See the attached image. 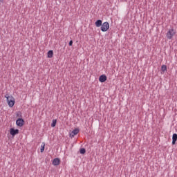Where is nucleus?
<instances>
[{"instance_id":"1","label":"nucleus","mask_w":177,"mask_h":177,"mask_svg":"<svg viewBox=\"0 0 177 177\" xmlns=\"http://www.w3.org/2000/svg\"><path fill=\"white\" fill-rule=\"evenodd\" d=\"M5 97L7 99V102L9 107H13V106H15V103H16L15 97L8 94L5 95Z\"/></svg>"},{"instance_id":"2","label":"nucleus","mask_w":177,"mask_h":177,"mask_svg":"<svg viewBox=\"0 0 177 177\" xmlns=\"http://www.w3.org/2000/svg\"><path fill=\"white\" fill-rule=\"evenodd\" d=\"M176 34V30H175L174 28H171L166 33V37L167 39H172V38L175 37Z\"/></svg>"},{"instance_id":"3","label":"nucleus","mask_w":177,"mask_h":177,"mask_svg":"<svg viewBox=\"0 0 177 177\" xmlns=\"http://www.w3.org/2000/svg\"><path fill=\"white\" fill-rule=\"evenodd\" d=\"M110 28V24L109 22H104L101 26V31L102 32H106Z\"/></svg>"},{"instance_id":"4","label":"nucleus","mask_w":177,"mask_h":177,"mask_svg":"<svg viewBox=\"0 0 177 177\" xmlns=\"http://www.w3.org/2000/svg\"><path fill=\"white\" fill-rule=\"evenodd\" d=\"M79 133H80V129H75L73 131H72L69 133V136H70V138H74L75 136V135H78Z\"/></svg>"},{"instance_id":"5","label":"nucleus","mask_w":177,"mask_h":177,"mask_svg":"<svg viewBox=\"0 0 177 177\" xmlns=\"http://www.w3.org/2000/svg\"><path fill=\"white\" fill-rule=\"evenodd\" d=\"M16 124L17 127H23V125H24V120L19 118L18 120H17Z\"/></svg>"},{"instance_id":"6","label":"nucleus","mask_w":177,"mask_h":177,"mask_svg":"<svg viewBox=\"0 0 177 177\" xmlns=\"http://www.w3.org/2000/svg\"><path fill=\"white\" fill-rule=\"evenodd\" d=\"M10 133L12 136H15V135H18L19 129H14L13 128H11L10 129Z\"/></svg>"},{"instance_id":"7","label":"nucleus","mask_w":177,"mask_h":177,"mask_svg":"<svg viewBox=\"0 0 177 177\" xmlns=\"http://www.w3.org/2000/svg\"><path fill=\"white\" fill-rule=\"evenodd\" d=\"M99 81L100 82H106V81H107V76H106V75H102L99 77Z\"/></svg>"},{"instance_id":"8","label":"nucleus","mask_w":177,"mask_h":177,"mask_svg":"<svg viewBox=\"0 0 177 177\" xmlns=\"http://www.w3.org/2000/svg\"><path fill=\"white\" fill-rule=\"evenodd\" d=\"M60 165V159L58 158H56L53 159V165L57 166Z\"/></svg>"},{"instance_id":"9","label":"nucleus","mask_w":177,"mask_h":177,"mask_svg":"<svg viewBox=\"0 0 177 177\" xmlns=\"http://www.w3.org/2000/svg\"><path fill=\"white\" fill-rule=\"evenodd\" d=\"M177 140V134L174 133L172 136V145H175L176 143Z\"/></svg>"},{"instance_id":"10","label":"nucleus","mask_w":177,"mask_h":177,"mask_svg":"<svg viewBox=\"0 0 177 177\" xmlns=\"http://www.w3.org/2000/svg\"><path fill=\"white\" fill-rule=\"evenodd\" d=\"M47 57H48V59H52V57H53V50H50L48 52Z\"/></svg>"},{"instance_id":"11","label":"nucleus","mask_w":177,"mask_h":177,"mask_svg":"<svg viewBox=\"0 0 177 177\" xmlns=\"http://www.w3.org/2000/svg\"><path fill=\"white\" fill-rule=\"evenodd\" d=\"M102 20L99 19V20L96 21L95 24L96 27H102Z\"/></svg>"},{"instance_id":"12","label":"nucleus","mask_w":177,"mask_h":177,"mask_svg":"<svg viewBox=\"0 0 177 177\" xmlns=\"http://www.w3.org/2000/svg\"><path fill=\"white\" fill-rule=\"evenodd\" d=\"M44 150H45V142H42V145L40 149L41 153H44Z\"/></svg>"},{"instance_id":"13","label":"nucleus","mask_w":177,"mask_h":177,"mask_svg":"<svg viewBox=\"0 0 177 177\" xmlns=\"http://www.w3.org/2000/svg\"><path fill=\"white\" fill-rule=\"evenodd\" d=\"M57 122V121L56 120H53V122L51 124V127L52 128H55V127H56V123Z\"/></svg>"},{"instance_id":"14","label":"nucleus","mask_w":177,"mask_h":177,"mask_svg":"<svg viewBox=\"0 0 177 177\" xmlns=\"http://www.w3.org/2000/svg\"><path fill=\"white\" fill-rule=\"evenodd\" d=\"M161 70L163 73H165V71H167V66L162 65L161 67Z\"/></svg>"},{"instance_id":"15","label":"nucleus","mask_w":177,"mask_h":177,"mask_svg":"<svg viewBox=\"0 0 177 177\" xmlns=\"http://www.w3.org/2000/svg\"><path fill=\"white\" fill-rule=\"evenodd\" d=\"M86 151L85 149L82 148L80 149V154H85Z\"/></svg>"},{"instance_id":"16","label":"nucleus","mask_w":177,"mask_h":177,"mask_svg":"<svg viewBox=\"0 0 177 177\" xmlns=\"http://www.w3.org/2000/svg\"><path fill=\"white\" fill-rule=\"evenodd\" d=\"M69 46H73V40L69 41Z\"/></svg>"}]
</instances>
